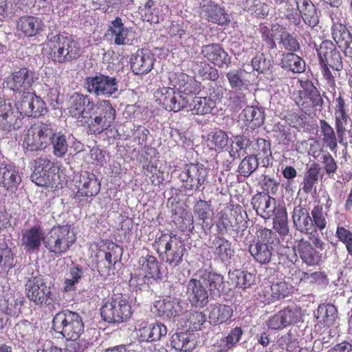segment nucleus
Segmentation results:
<instances>
[{
	"mask_svg": "<svg viewBox=\"0 0 352 352\" xmlns=\"http://www.w3.org/2000/svg\"><path fill=\"white\" fill-rule=\"evenodd\" d=\"M67 136L57 131L56 125L52 122H40L32 126L27 131L23 140V146L34 151L43 150L52 145L53 155L63 157L67 153L69 144Z\"/></svg>",
	"mask_w": 352,
	"mask_h": 352,
	"instance_id": "f257e3e1",
	"label": "nucleus"
},
{
	"mask_svg": "<svg viewBox=\"0 0 352 352\" xmlns=\"http://www.w3.org/2000/svg\"><path fill=\"white\" fill-rule=\"evenodd\" d=\"M197 278L188 281L186 295L192 306L203 308L208 305L210 298L217 299L226 293L223 276L213 271L200 270Z\"/></svg>",
	"mask_w": 352,
	"mask_h": 352,
	"instance_id": "f03ea898",
	"label": "nucleus"
},
{
	"mask_svg": "<svg viewBox=\"0 0 352 352\" xmlns=\"http://www.w3.org/2000/svg\"><path fill=\"white\" fill-rule=\"evenodd\" d=\"M48 44L51 59L55 63H72L82 54L79 43L61 34L48 36Z\"/></svg>",
	"mask_w": 352,
	"mask_h": 352,
	"instance_id": "7ed1b4c3",
	"label": "nucleus"
},
{
	"mask_svg": "<svg viewBox=\"0 0 352 352\" xmlns=\"http://www.w3.org/2000/svg\"><path fill=\"white\" fill-rule=\"evenodd\" d=\"M318 54L323 78L329 87H334L335 78L343 68L340 53L331 41H324L320 44Z\"/></svg>",
	"mask_w": 352,
	"mask_h": 352,
	"instance_id": "20e7f679",
	"label": "nucleus"
},
{
	"mask_svg": "<svg viewBox=\"0 0 352 352\" xmlns=\"http://www.w3.org/2000/svg\"><path fill=\"white\" fill-rule=\"evenodd\" d=\"M279 243V238L275 232L262 228L257 231L256 241H250L249 252L256 262L266 265L272 261L275 248Z\"/></svg>",
	"mask_w": 352,
	"mask_h": 352,
	"instance_id": "39448f33",
	"label": "nucleus"
},
{
	"mask_svg": "<svg viewBox=\"0 0 352 352\" xmlns=\"http://www.w3.org/2000/svg\"><path fill=\"white\" fill-rule=\"evenodd\" d=\"M91 117L86 120L89 134L100 135L112 126L116 111L109 100H102L94 104L91 109Z\"/></svg>",
	"mask_w": 352,
	"mask_h": 352,
	"instance_id": "423d86ee",
	"label": "nucleus"
},
{
	"mask_svg": "<svg viewBox=\"0 0 352 352\" xmlns=\"http://www.w3.org/2000/svg\"><path fill=\"white\" fill-rule=\"evenodd\" d=\"M84 328V322L79 314L68 309L58 312L52 320V329L65 338H80Z\"/></svg>",
	"mask_w": 352,
	"mask_h": 352,
	"instance_id": "0eeeda50",
	"label": "nucleus"
},
{
	"mask_svg": "<svg viewBox=\"0 0 352 352\" xmlns=\"http://www.w3.org/2000/svg\"><path fill=\"white\" fill-rule=\"evenodd\" d=\"M75 241V234L69 226H56L45 234L44 246L50 253L60 256L69 250Z\"/></svg>",
	"mask_w": 352,
	"mask_h": 352,
	"instance_id": "6e6552de",
	"label": "nucleus"
},
{
	"mask_svg": "<svg viewBox=\"0 0 352 352\" xmlns=\"http://www.w3.org/2000/svg\"><path fill=\"white\" fill-rule=\"evenodd\" d=\"M155 243L159 256L162 261L173 267L178 266L182 262L186 249L180 237L162 234Z\"/></svg>",
	"mask_w": 352,
	"mask_h": 352,
	"instance_id": "1a4fd4ad",
	"label": "nucleus"
},
{
	"mask_svg": "<svg viewBox=\"0 0 352 352\" xmlns=\"http://www.w3.org/2000/svg\"><path fill=\"white\" fill-rule=\"evenodd\" d=\"M102 319L109 323L120 324L126 321L131 316V305L121 294H114L100 309Z\"/></svg>",
	"mask_w": 352,
	"mask_h": 352,
	"instance_id": "9d476101",
	"label": "nucleus"
},
{
	"mask_svg": "<svg viewBox=\"0 0 352 352\" xmlns=\"http://www.w3.org/2000/svg\"><path fill=\"white\" fill-rule=\"evenodd\" d=\"M25 287L27 297L36 305L50 307L58 302L56 294L41 276L30 278Z\"/></svg>",
	"mask_w": 352,
	"mask_h": 352,
	"instance_id": "9b49d317",
	"label": "nucleus"
},
{
	"mask_svg": "<svg viewBox=\"0 0 352 352\" xmlns=\"http://www.w3.org/2000/svg\"><path fill=\"white\" fill-rule=\"evenodd\" d=\"M33 173L31 180L38 186L54 188L59 179V175L55 172L54 163L46 157L35 159L32 164Z\"/></svg>",
	"mask_w": 352,
	"mask_h": 352,
	"instance_id": "f8f14e48",
	"label": "nucleus"
},
{
	"mask_svg": "<svg viewBox=\"0 0 352 352\" xmlns=\"http://www.w3.org/2000/svg\"><path fill=\"white\" fill-rule=\"evenodd\" d=\"M84 87L96 97L109 98L118 91V81L115 77L99 74L87 77Z\"/></svg>",
	"mask_w": 352,
	"mask_h": 352,
	"instance_id": "ddd939ff",
	"label": "nucleus"
},
{
	"mask_svg": "<svg viewBox=\"0 0 352 352\" xmlns=\"http://www.w3.org/2000/svg\"><path fill=\"white\" fill-rule=\"evenodd\" d=\"M208 175V170L203 164H190L184 167L179 178L185 188L198 191L200 190Z\"/></svg>",
	"mask_w": 352,
	"mask_h": 352,
	"instance_id": "4468645a",
	"label": "nucleus"
},
{
	"mask_svg": "<svg viewBox=\"0 0 352 352\" xmlns=\"http://www.w3.org/2000/svg\"><path fill=\"white\" fill-rule=\"evenodd\" d=\"M34 72L28 67L16 69L3 80V87L14 93L28 91L34 82Z\"/></svg>",
	"mask_w": 352,
	"mask_h": 352,
	"instance_id": "2eb2a0df",
	"label": "nucleus"
},
{
	"mask_svg": "<svg viewBox=\"0 0 352 352\" xmlns=\"http://www.w3.org/2000/svg\"><path fill=\"white\" fill-rule=\"evenodd\" d=\"M15 105L0 96V128L6 132L16 131L22 125V118Z\"/></svg>",
	"mask_w": 352,
	"mask_h": 352,
	"instance_id": "dca6fc26",
	"label": "nucleus"
},
{
	"mask_svg": "<svg viewBox=\"0 0 352 352\" xmlns=\"http://www.w3.org/2000/svg\"><path fill=\"white\" fill-rule=\"evenodd\" d=\"M94 102L88 96L80 93L74 94L70 98L69 112L71 116L76 118L82 125H85L86 120L92 116L91 109Z\"/></svg>",
	"mask_w": 352,
	"mask_h": 352,
	"instance_id": "f3484780",
	"label": "nucleus"
},
{
	"mask_svg": "<svg viewBox=\"0 0 352 352\" xmlns=\"http://www.w3.org/2000/svg\"><path fill=\"white\" fill-rule=\"evenodd\" d=\"M201 53L208 61L219 68L227 69L230 65L231 57L217 43L202 46Z\"/></svg>",
	"mask_w": 352,
	"mask_h": 352,
	"instance_id": "a211bd4d",
	"label": "nucleus"
},
{
	"mask_svg": "<svg viewBox=\"0 0 352 352\" xmlns=\"http://www.w3.org/2000/svg\"><path fill=\"white\" fill-rule=\"evenodd\" d=\"M77 187L76 197L96 196L100 190V181L94 173L86 172L81 175Z\"/></svg>",
	"mask_w": 352,
	"mask_h": 352,
	"instance_id": "6ab92c4d",
	"label": "nucleus"
},
{
	"mask_svg": "<svg viewBox=\"0 0 352 352\" xmlns=\"http://www.w3.org/2000/svg\"><path fill=\"white\" fill-rule=\"evenodd\" d=\"M131 67L136 75H142L148 73L154 64V56L147 50H139L131 58Z\"/></svg>",
	"mask_w": 352,
	"mask_h": 352,
	"instance_id": "aec40b11",
	"label": "nucleus"
},
{
	"mask_svg": "<svg viewBox=\"0 0 352 352\" xmlns=\"http://www.w3.org/2000/svg\"><path fill=\"white\" fill-rule=\"evenodd\" d=\"M45 234L40 227H32L22 234L21 244L26 252L33 253L38 251L41 242L44 243Z\"/></svg>",
	"mask_w": 352,
	"mask_h": 352,
	"instance_id": "412c9836",
	"label": "nucleus"
},
{
	"mask_svg": "<svg viewBox=\"0 0 352 352\" xmlns=\"http://www.w3.org/2000/svg\"><path fill=\"white\" fill-rule=\"evenodd\" d=\"M252 204L256 213L263 219H270L275 214L276 201L268 194H257L252 198Z\"/></svg>",
	"mask_w": 352,
	"mask_h": 352,
	"instance_id": "4be33fe9",
	"label": "nucleus"
},
{
	"mask_svg": "<svg viewBox=\"0 0 352 352\" xmlns=\"http://www.w3.org/2000/svg\"><path fill=\"white\" fill-rule=\"evenodd\" d=\"M109 35L114 36V43L118 45H129L131 44L133 34L131 29L125 28L120 17H116L109 25Z\"/></svg>",
	"mask_w": 352,
	"mask_h": 352,
	"instance_id": "5701e85b",
	"label": "nucleus"
},
{
	"mask_svg": "<svg viewBox=\"0 0 352 352\" xmlns=\"http://www.w3.org/2000/svg\"><path fill=\"white\" fill-rule=\"evenodd\" d=\"M292 218L294 226L298 231L304 234L313 232L311 217L305 207L301 205L295 206Z\"/></svg>",
	"mask_w": 352,
	"mask_h": 352,
	"instance_id": "b1692460",
	"label": "nucleus"
},
{
	"mask_svg": "<svg viewBox=\"0 0 352 352\" xmlns=\"http://www.w3.org/2000/svg\"><path fill=\"white\" fill-rule=\"evenodd\" d=\"M166 333V327L157 322L142 326L137 332V336L141 342H154L160 340Z\"/></svg>",
	"mask_w": 352,
	"mask_h": 352,
	"instance_id": "393cba45",
	"label": "nucleus"
},
{
	"mask_svg": "<svg viewBox=\"0 0 352 352\" xmlns=\"http://www.w3.org/2000/svg\"><path fill=\"white\" fill-rule=\"evenodd\" d=\"M332 36L344 55L352 58V36L346 26L342 24L333 25Z\"/></svg>",
	"mask_w": 352,
	"mask_h": 352,
	"instance_id": "a878e982",
	"label": "nucleus"
},
{
	"mask_svg": "<svg viewBox=\"0 0 352 352\" xmlns=\"http://www.w3.org/2000/svg\"><path fill=\"white\" fill-rule=\"evenodd\" d=\"M44 19L38 16H22L19 19L17 28L26 36L32 37L41 34L45 28Z\"/></svg>",
	"mask_w": 352,
	"mask_h": 352,
	"instance_id": "bb28decb",
	"label": "nucleus"
},
{
	"mask_svg": "<svg viewBox=\"0 0 352 352\" xmlns=\"http://www.w3.org/2000/svg\"><path fill=\"white\" fill-rule=\"evenodd\" d=\"M296 6L300 13V19L305 23L314 28L319 23V16L314 4L310 0H296Z\"/></svg>",
	"mask_w": 352,
	"mask_h": 352,
	"instance_id": "cd10ccee",
	"label": "nucleus"
},
{
	"mask_svg": "<svg viewBox=\"0 0 352 352\" xmlns=\"http://www.w3.org/2000/svg\"><path fill=\"white\" fill-rule=\"evenodd\" d=\"M21 182L19 172L12 166L0 164V186L12 190L17 188Z\"/></svg>",
	"mask_w": 352,
	"mask_h": 352,
	"instance_id": "c85d7f7f",
	"label": "nucleus"
},
{
	"mask_svg": "<svg viewBox=\"0 0 352 352\" xmlns=\"http://www.w3.org/2000/svg\"><path fill=\"white\" fill-rule=\"evenodd\" d=\"M292 289V286L285 281L278 280L273 283L268 289L263 291L265 301L270 304L283 299L290 293Z\"/></svg>",
	"mask_w": 352,
	"mask_h": 352,
	"instance_id": "c756f323",
	"label": "nucleus"
},
{
	"mask_svg": "<svg viewBox=\"0 0 352 352\" xmlns=\"http://www.w3.org/2000/svg\"><path fill=\"white\" fill-rule=\"evenodd\" d=\"M170 345L175 350L191 352L196 347L194 335L186 332L174 333L170 338Z\"/></svg>",
	"mask_w": 352,
	"mask_h": 352,
	"instance_id": "7c9ffc66",
	"label": "nucleus"
},
{
	"mask_svg": "<svg viewBox=\"0 0 352 352\" xmlns=\"http://www.w3.org/2000/svg\"><path fill=\"white\" fill-rule=\"evenodd\" d=\"M239 116L245 122V126L253 129L261 126L265 119L264 111L252 106L245 107Z\"/></svg>",
	"mask_w": 352,
	"mask_h": 352,
	"instance_id": "2f4dec72",
	"label": "nucleus"
},
{
	"mask_svg": "<svg viewBox=\"0 0 352 352\" xmlns=\"http://www.w3.org/2000/svg\"><path fill=\"white\" fill-rule=\"evenodd\" d=\"M203 16L208 21L219 25H225L229 22L228 16L219 5L209 3L202 7Z\"/></svg>",
	"mask_w": 352,
	"mask_h": 352,
	"instance_id": "473e14b6",
	"label": "nucleus"
},
{
	"mask_svg": "<svg viewBox=\"0 0 352 352\" xmlns=\"http://www.w3.org/2000/svg\"><path fill=\"white\" fill-rule=\"evenodd\" d=\"M209 311L210 322L214 324L226 322L233 314V309L230 305L218 303L210 305Z\"/></svg>",
	"mask_w": 352,
	"mask_h": 352,
	"instance_id": "72a5a7b5",
	"label": "nucleus"
},
{
	"mask_svg": "<svg viewBox=\"0 0 352 352\" xmlns=\"http://www.w3.org/2000/svg\"><path fill=\"white\" fill-rule=\"evenodd\" d=\"M249 73L243 69H234L229 71L226 77L231 88L241 91L247 89L250 80L248 78Z\"/></svg>",
	"mask_w": 352,
	"mask_h": 352,
	"instance_id": "f704fd0d",
	"label": "nucleus"
},
{
	"mask_svg": "<svg viewBox=\"0 0 352 352\" xmlns=\"http://www.w3.org/2000/svg\"><path fill=\"white\" fill-rule=\"evenodd\" d=\"M298 249L301 259L307 265H314L320 262V254L307 241L300 240Z\"/></svg>",
	"mask_w": 352,
	"mask_h": 352,
	"instance_id": "c9c22d12",
	"label": "nucleus"
},
{
	"mask_svg": "<svg viewBox=\"0 0 352 352\" xmlns=\"http://www.w3.org/2000/svg\"><path fill=\"white\" fill-rule=\"evenodd\" d=\"M190 111L194 115H205L212 113L216 102L208 97H195L188 104Z\"/></svg>",
	"mask_w": 352,
	"mask_h": 352,
	"instance_id": "e433bc0d",
	"label": "nucleus"
},
{
	"mask_svg": "<svg viewBox=\"0 0 352 352\" xmlns=\"http://www.w3.org/2000/svg\"><path fill=\"white\" fill-rule=\"evenodd\" d=\"M228 276L232 285L243 289L250 287L255 282V276L253 274L240 270L230 271Z\"/></svg>",
	"mask_w": 352,
	"mask_h": 352,
	"instance_id": "4c0bfd02",
	"label": "nucleus"
},
{
	"mask_svg": "<svg viewBox=\"0 0 352 352\" xmlns=\"http://www.w3.org/2000/svg\"><path fill=\"white\" fill-rule=\"evenodd\" d=\"M315 317L320 323L325 326L333 324L337 318V309L333 305H320L315 313Z\"/></svg>",
	"mask_w": 352,
	"mask_h": 352,
	"instance_id": "58836bf2",
	"label": "nucleus"
},
{
	"mask_svg": "<svg viewBox=\"0 0 352 352\" xmlns=\"http://www.w3.org/2000/svg\"><path fill=\"white\" fill-rule=\"evenodd\" d=\"M307 97L309 100L312 102V106L314 107H322L323 104V99L320 96L319 91L314 86V85L311 82L306 83V86L305 88V91L303 93L300 92L298 100H296V102L298 106L301 107L302 108H306L307 105H306V102L302 101V95Z\"/></svg>",
	"mask_w": 352,
	"mask_h": 352,
	"instance_id": "ea45409f",
	"label": "nucleus"
},
{
	"mask_svg": "<svg viewBox=\"0 0 352 352\" xmlns=\"http://www.w3.org/2000/svg\"><path fill=\"white\" fill-rule=\"evenodd\" d=\"M282 67L294 73H301L305 71V63L294 53H286L283 54L281 59Z\"/></svg>",
	"mask_w": 352,
	"mask_h": 352,
	"instance_id": "a19ab883",
	"label": "nucleus"
},
{
	"mask_svg": "<svg viewBox=\"0 0 352 352\" xmlns=\"http://www.w3.org/2000/svg\"><path fill=\"white\" fill-rule=\"evenodd\" d=\"M142 270L144 272L145 276L153 279L161 278V273L159 266V262L153 256L142 257L140 259Z\"/></svg>",
	"mask_w": 352,
	"mask_h": 352,
	"instance_id": "79ce46f5",
	"label": "nucleus"
},
{
	"mask_svg": "<svg viewBox=\"0 0 352 352\" xmlns=\"http://www.w3.org/2000/svg\"><path fill=\"white\" fill-rule=\"evenodd\" d=\"M154 307L159 316L168 318L179 314L178 308L180 306L179 302L163 300L157 301Z\"/></svg>",
	"mask_w": 352,
	"mask_h": 352,
	"instance_id": "37998d69",
	"label": "nucleus"
},
{
	"mask_svg": "<svg viewBox=\"0 0 352 352\" xmlns=\"http://www.w3.org/2000/svg\"><path fill=\"white\" fill-rule=\"evenodd\" d=\"M282 30H283V26L278 23L272 25L271 28L265 25L260 27L259 32L261 34V37L269 49L273 50L276 47L274 38L277 35L279 36Z\"/></svg>",
	"mask_w": 352,
	"mask_h": 352,
	"instance_id": "c03bdc74",
	"label": "nucleus"
},
{
	"mask_svg": "<svg viewBox=\"0 0 352 352\" xmlns=\"http://www.w3.org/2000/svg\"><path fill=\"white\" fill-rule=\"evenodd\" d=\"M14 257L11 249L3 239L0 241V274L8 273L13 266Z\"/></svg>",
	"mask_w": 352,
	"mask_h": 352,
	"instance_id": "a18cd8bd",
	"label": "nucleus"
},
{
	"mask_svg": "<svg viewBox=\"0 0 352 352\" xmlns=\"http://www.w3.org/2000/svg\"><path fill=\"white\" fill-rule=\"evenodd\" d=\"M212 243L215 246L214 254L221 260H228L234 256V251L231 248V243L224 237H216Z\"/></svg>",
	"mask_w": 352,
	"mask_h": 352,
	"instance_id": "49530a36",
	"label": "nucleus"
},
{
	"mask_svg": "<svg viewBox=\"0 0 352 352\" xmlns=\"http://www.w3.org/2000/svg\"><path fill=\"white\" fill-rule=\"evenodd\" d=\"M320 170V165L314 163L310 166L305 173L302 182V190L306 194L311 192L314 185L318 180Z\"/></svg>",
	"mask_w": 352,
	"mask_h": 352,
	"instance_id": "de8ad7c7",
	"label": "nucleus"
},
{
	"mask_svg": "<svg viewBox=\"0 0 352 352\" xmlns=\"http://www.w3.org/2000/svg\"><path fill=\"white\" fill-rule=\"evenodd\" d=\"M258 166V158L254 155L245 157L238 166V173L244 177H250Z\"/></svg>",
	"mask_w": 352,
	"mask_h": 352,
	"instance_id": "09e8293b",
	"label": "nucleus"
},
{
	"mask_svg": "<svg viewBox=\"0 0 352 352\" xmlns=\"http://www.w3.org/2000/svg\"><path fill=\"white\" fill-rule=\"evenodd\" d=\"M230 217L232 219V228L236 232L242 230V234H245V230L248 227V215L246 212L240 208L230 212Z\"/></svg>",
	"mask_w": 352,
	"mask_h": 352,
	"instance_id": "8fccbe9b",
	"label": "nucleus"
},
{
	"mask_svg": "<svg viewBox=\"0 0 352 352\" xmlns=\"http://www.w3.org/2000/svg\"><path fill=\"white\" fill-rule=\"evenodd\" d=\"M327 213L323 211L321 206H315L311 211V221L313 226V232L316 229L323 230L327 224Z\"/></svg>",
	"mask_w": 352,
	"mask_h": 352,
	"instance_id": "3c124183",
	"label": "nucleus"
},
{
	"mask_svg": "<svg viewBox=\"0 0 352 352\" xmlns=\"http://www.w3.org/2000/svg\"><path fill=\"white\" fill-rule=\"evenodd\" d=\"M279 36V43L286 51L290 52L289 53H294L300 50V43L297 38L288 32L285 28L283 27V30H281Z\"/></svg>",
	"mask_w": 352,
	"mask_h": 352,
	"instance_id": "603ef678",
	"label": "nucleus"
},
{
	"mask_svg": "<svg viewBox=\"0 0 352 352\" xmlns=\"http://www.w3.org/2000/svg\"><path fill=\"white\" fill-rule=\"evenodd\" d=\"M320 124L323 142L331 151H334L337 148L338 144L333 129L324 120H320Z\"/></svg>",
	"mask_w": 352,
	"mask_h": 352,
	"instance_id": "864d4df0",
	"label": "nucleus"
},
{
	"mask_svg": "<svg viewBox=\"0 0 352 352\" xmlns=\"http://www.w3.org/2000/svg\"><path fill=\"white\" fill-rule=\"evenodd\" d=\"M275 217L273 221L274 229L281 236H286L289 233L287 214L285 210H278L274 214Z\"/></svg>",
	"mask_w": 352,
	"mask_h": 352,
	"instance_id": "5fc2aeb1",
	"label": "nucleus"
},
{
	"mask_svg": "<svg viewBox=\"0 0 352 352\" xmlns=\"http://www.w3.org/2000/svg\"><path fill=\"white\" fill-rule=\"evenodd\" d=\"M190 99L191 96H185L182 92L174 91V94H173L170 100V104H169L167 111L178 112L188 107Z\"/></svg>",
	"mask_w": 352,
	"mask_h": 352,
	"instance_id": "6e6d98bb",
	"label": "nucleus"
},
{
	"mask_svg": "<svg viewBox=\"0 0 352 352\" xmlns=\"http://www.w3.org/2000/svg\"><path fill=\"white\" fill-rule=\"evenodd\" d=\"M34 94L26 91L22 94L21 98L14 104L19 111L21 116H26L29 117L31 109V103L32 102Z\"/></svg>",
	"mask_w": 352,
	"mask_h": 352,
	"instance_id": "4d7b16f0",
	"label": "nucleus"
},
{
	"mask_svg": "<svg viewBox=\"0 0 352 352\" xmlns=\"http://www.w3.org/2000/svg\"><path fill=\"white\" fill-rule=\"evenodd\" d=\"M283 17L289 21L290 23L298 26L300 24V13L298 8H295L294 6L289 2L283 4V7L280 8Z\"/></svg>",
	"mask_w": 352,
	"mask_h": 352,
	"instance_id": "13d9d810",
	"label": "nucleus"
},
{
	"mask_svg": "<svg viewBox=\"0 0 352 352\" xmlns=\"http://www.w3.org/2000/svg\"><path fill=\"white\" fill-rule=\"evenodd\" d=\"M256 157L263 158L264 166H267L270 162V157L272 156L271 143L270 141L259 138L256 142Z\"/></svg>",
	"mask_w": 352,
	"mask_h": 352,
	"instance_id": "bf43d9fd",
	"label": "nucleus"
},
{
	"mask_svg": "<svg viewBox=\"0 0 352 352\" xmlns=\"http://www.w3.org/2000/svg\"><path fill=\"white\" fill-rule=\"evenodd\" d=\"M349 120V116L347 112L335 111V125L340 144H343V135L346 131L345 125L348 123Z\"/></svg>",
	"mask_w": 352,
	"mask_h": 352,
	"instance_id": "052dcab7",
	"label": "nucleus"
},
{
	"mask_svg": "<svg viewBox=\"0 0 352 352\" xmlns=\"http://www.w3.org/2000/svg\"><path fill=\"white\" fill-rule=\"evenodd\" d=\"M67 342L61 352H83L89 345V342L85 339L66 338Z\"/></svg>",
	"mask_w": 352,
	"mask_h": 352,
	"instance_id": "680f3d73",
	"label": "nucleus"
},
{
	"mask_svg": "<svg viewBox=\"0 0 352 352\" xmlns=\"http://www.w3.org/2000/svg\"><path fill=\"white\" fill-rule=\"evenodd\" d=\"M208 140L212 146L221 149L228 145V136L224 131L216 129L208 135Z\"/></svg>",
	"mask_w": 352,
	"mask_h": 352,
	"instance_id": "e2e57ef3",
	"label": "nucleus"
},
{
	"mask_svg": "<svg viewBox=\"0 0 352 352\" xmlns=\"http://www.w3.org/2000/svg\"><path fill=\"white\" fill-rule=\"evenodd\" d=\"M174 88L164 87L155 93L156 101L161 104L166 110L170 104V100L173 94H174Z\"/></svg>",
	"mask_w": 352,
	"mask_h": 352,
	"instance_id": "0e129e2a",
	"label": "nucleus"
},
{
	"mask_svg": "<svg viewBox=\"0 0 352 352\" xmlns=\"http://www.w3.org/2000/svg\"><path fill=\"white\" fill-rule=\"evenodd\" d=\"M197 73L204 79L215 81L219 78L218 70L207 63H201Z\"/></svg>",
	"mask_w": 352,
	"mask_h": 352,
	"instance_id": "69168bd1",
	"label": "nucleus"
},
{
	"mask_svg": "<svg viewBox=\"0 0 352 352\" xmlns=\"http://www.w3.org/2000/svg\"><path fill=\"white\" fill-rule=\"evenodd\" d=\"M104 252L105 260L109 265L116 264L122 254V248L113 242L107 245V250Z\"/></svg>",
	"mask_w": 352,
	"mask_h": 352,
	"instance_id": "338daca9",
	"label": "nucleus"
},
{
	"mask_svg": "<svg viewBox=\"0 0 352 352\" xmlns=\"http://www.w3.org/2000/svg\"><path fill=\"white\" fill-rule=\"evenodd\" d=\"M286 325L297 322L300 319V309L296 307H287L280 311Z\"/></svg>",
	"mask_w": 352,
	"mask_h": 352,
	"instance_id": "774afa93",
	"label": "nucleus"
}]
</instances>
